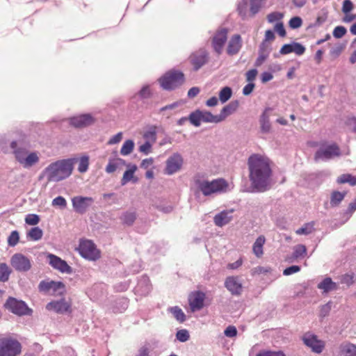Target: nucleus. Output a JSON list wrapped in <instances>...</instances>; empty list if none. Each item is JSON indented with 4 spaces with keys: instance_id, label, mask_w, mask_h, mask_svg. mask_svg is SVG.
<instances>
[{
    "instance_id": "55",
    "label": "nucleus",
    "mask_w": 356,
    "mask_h": 356,
    "mask_svg": "<svg viewBox=\"0 0 356 356\" xmlns=\"http://www.w3.org/2000/svg\"><path fill=\"white\" fill-rule=\"evenodd\" d=\"M53 207H58L60 209H65L67 206L66 200L62 196H58L52 200Z\"/></svg>"
},
{
    "instance_id": "16",
    "label": "nucleus",
    "mask_w": 356,
    "mask_h": 356,
    "mask_svg": "<svg viewBox=\"0 0 356 356\" xmlns=\"http://www.w3.org/2000/svg\"><path fill=\"white\" fill-rule=\"evenodd\" d=\"M95 122V118L90 114H82L70 118V124L76 128H83Z\"/></svg>"
},
{
    "instance_id": "5",
    "label": "nucleus",
    "mask_w": 356,
    "mask_h": 356,
    "mask_svg": "<svg viewBox=\"0 0 356 356\" xmlns=\"http://www.w3.org/2000/svg\"><path fill=\"white\" fill-rule=\"evenodd\" d=\"M342 155L339 147L336 143H322L314 154V160L327 161L339 157Z\"/></svg>"
},
{
    "instance_id": "41",
    "label": "nucleus",
    "mask_w": 356,
    "mask_h": 356,
    "mask_svg": "<svg viewBox=\"0 0 356 356\" xmlns=\"http://www.w3.org/2000/svg\"><path fill=\"white\" fill-rule=\"evenodd\" d=\"M42 235L43 232L38 227L31 228L27 234V236L29 237L33 241H38L41 239Z\"/></svg>"
},
{
    "instance_id": "10",
    "label": "nucleus",
    "mask_w": 356,
    "mask_h": 356,
    "mask_svg": "<svg viewBox=\"0 0 356 356\" xmlns=\"http://www.w3.org/2000/svg\"><path fill=\"white\" fill-rule=\"evenodd\" d=\"M10 265L18 272L25 273L31 270V259L22 253H15L10 258Z\"/></svg>"
},
{
    "instance_id": "14",
    "label": "nucleus",
    "mask_w": 356,
    "mask_h": 356,
    "mask_svg": "<svg viewBox=\"0 0 356 356\" xmlns=\"http://www.w3.org/2000/svg\"><path fill=\"white\" fill-rule=\"evenodd\" d=\"M183 164V158L179 153H174L166 161L165 174L171 175L178 172Z\"/></svg>"
},
{
    "instance_id": "47",
    "label": "nucleus",
    "mask_w": 356,
    "mask_h": 356,
    "mask_svg": "<svg viewBox=\"0 0 356 356\" xmlns=\"http://www.w3.org/2000/svg\"><path fill=\"white\" fill-rule=\"evenodd\" d=\"M307 252V248L304 245H298L293 248V257L294 259H298L300 257H303Z\"/></svg>"
},
{
    "instance_id": "31",
    "label": "nucleus",
    "mask_w": 356,
    "mask_h": 356,
    "mask_svg": "<svg viewBox=\"0 0 356 356\" xmlns=\"http://www.w3.org/2000/svg\"><path fill=\"white\" fill-rule=\"evenodd\" d=\"M201 122L205 123H219L218 115H213L211 112L207 111L200 110Z\"/></svg>"
},
{
    "instance_id": "59",
    "label": "nucleus",
    "mask_w": 356,
    "mask_h": 356,
    "mask_svg": "<svg viewBox=\"0 0 356 356\" xmlns=\"http://www.w3.org/2000/svg\"><path fill=\"white\" fill-rule=\"evenodd\" d=\"M346 29L342 26H338L333 31V36L335 38H341L346 33Z\"/></svg>"
},
{
    "instance_id": "17",
    "label": "nucleus",
    "mask_w": 356,
    "mask_h": 356,
    "mask_svg": "<svg viewBox=\"0 0 356 356\" xmlns=\"http://www.w3.org/2000/svg\"><path fill=\"white\" fill-rule=\"evenodd\" d=\"M191 63L195 71L200 69L208 61V54L204 49L194 52L190 56Z\"/></svg>"
},
{
    "instance_id": "38",
    "label": "nucleus",
    "mask_w": 356,
    "mask_h": 356,
    "mask_svg": "<svg viewBox=\"0 0 356 356\" xmlns=\"http://www.w3.org/2000/svg\"><path fill=\"white\" fill-rule=\"evenodd\" d=\"M134 148V142L132 140H127L124 141L120 149V154L122 156H127L133 152Z\"/></svg>"
},
{
    "instance_id": "1",
    "label": "nucleus",
    "mask_w": 356,
    "mask_h": 356,
    "mask_svg": "<svg viewBox=\"0 0 356 356\" xmlns=\"http://www.w3.org/2000/svg\"><path fill=\"white\" fill-rule=\"evenodd\" d=\"M249 178L254 191L264 192L270 187L272 170L268 157L252 154L248 159Z\"/></svg>"
},
{
    "instance_id": "64",
    "label": "nucleus",
    "mask_w": 356,
    "mask_h": 356,
    "mask_svg": "<svg viewBox=\"0 0 356 356\" xmlns=\"http://www.w3.org/2000/svg\"><path fill=\"white\" fill-rule=\"evenodd\" d=\"M353 9V4L350 0H344L343 2L342 12L345 14L349 13Z\"/></svg>"
},
{
    "instance_id": "42",
    "label": "nucleus",
    "mask_w": 356,
    "mask_h": 356,
    "mask_svg": "<svg viewBox=\"0 0 356 356\" xmlns=\"http://www.w3.org/2000/svg\"><path fill=\"white\" fill-rule=\"evenodd\" d=\"M188 121L195 127H198L201 124L200 110H196L190 113L188 117Z\"/></svg>"
},
{
    "instance_id": "13",
    "label": "nucleus",
    "mask_w": 356,
    "mask_h": 356,
    "mask_svg": "<svg viewBox=\"0 0 356 356\" xmlns=\"http://www.w3.org/2000/svg\"><path fill=\"white\" fill-rule=\"evenodd\" d=\"M228 30L225 28L219 29L212 39V47L214 51L220 54L222 52L223 47L227 40Z\"/></svg>"
},
{
    "instance_id": "46",
    "label": "nucleus",
    "mask_w": 356,
    "mask_h": 356,
    "mask_svg": "<svg viewBox=\"0 0 356 356\" xmlns=\"http://www.w3.org/2000/svg\"><path fill=\"white\" fill-rule=\"evenodd\" d=\"M144 138L147 139V141L150 143H154L156 140V127L152 126L144 134Z\"/></svg>"
},
{
    "instance_id": "9",
    "label": "nucleus",
    "mask_w": 356,
    "mask_h": 356,
    "mask_svg": "<svg viewBox=\"0 0 356 356\" xmlns=\"http://www.w3.org/2000/svg\"><path fill=\"white\" fill-rule=\"evenodd\" d=\"M80 254L90 261H95L100 257V252L95 245L90 240L81 241L79 246Z\"/></svg>"
},
{
    "instance_id": "53",
    "label": "nucleus",
    "mask_w": 356,
    "mask_h": 356,
    "mask_svg": "<svg viewBox=\"0 0 356 356\" xmlns=\"http://www.w3.org/2000/svg\"><path fill=\"white\" fill-rule=\"evenodd\" d=\"M256 356H286L285 353L282 350H261Z\"/></svg>"
},
{
    "instance_id": "61",
    "label": "nucleus",
    "mask_w": 356,
    "mask_h": 356,
    "mask_svg": "<svg viewBox=\"0 0 356 356\" xmlns=\"http://www.w3.org/2000/svg\"><path fill=\"white\" fill-rule=\"evenodd\" d=\"M152 144L149 141H146L144 144L139 147V151L145 155L149 154L152 152Z\"/></svg>"
},
{
    "instance_id": "2",
    "label": "nucleus",
    "mask_w": 356,
    "mask_h": 356,
    "mask_svg": "<svg viewBox=\"0 0 356 356\" xmlns=\"http://www.w3.org/2000/svg\"><path fill=\"white\" fill-rule=\"evenodd\" d=\"M76 162V158L56 161L47 165L41 176L45 177L49 182L60 181L72 175Z\"/></svg>"
},
{
    "instance_id": "24",
    "label": "nucleus",
    "mask_w": 356,
    "mask_h": 356,
    "mask_svg": "<svg viewBox=\"0 0 356 356\" xmlns=\"http://www.w3.org/2000/svg\"><path fill=\"white\" fill-rule=\"evenodd\" d=\"M270 52V48L265 42H262L259 47V56L255 60L256 67L261 66L268 58Z\"/></svg>"
},
{
    "instance_id": "21",
    "label": "nucleus",
    "mask_w": 356,
    "mask_h": 356,
    "mask_svg": "<svg viewBox=\"0 0 356 356\" xmlns=\"http://www.w3.org/2000/svg\"><path fill=\"white\" fill-rule=\"evenodd\" d=\"M242 47V39L240 35L235 34L229 40L227 48V53L233 56L237 54Z\"/></svg>"
},
{
    "instance_id": "4",
    "label": "nucleus",
    "mask_w": 356,
    "mask_h": 356,
    "mask_svg": "<svg viewBox=\"0 0 356 356\" xmlns=\"http://www.w3.org/2000/svg\"><path fill=\"white\" fill-rule=\"evenodd\" d=\"M10 148L15 159L25 169H30L40 161V154L36 151H30L27 148L18 146L17 142H10Z\"/></svg>"
},
{
    "instance_id": "50",
    "label": "nucleus",
    "mask_w": 356,
    "mask_h": 356,
    "mask_svg": "<svg viewBox=\"0 0 356 356\" xmlns=\"http://www.w3.org/2000/svg\"><path fill=\"white\" fill-rule=\"evenodd\" d=\"M179 105H180V103L178 102L166 105L160 108L159 113L168 112L166 113V115H167V117L169 118L171 115H172V113L171 111H173L174 109H175L176 108H177Z\"/></svg>"
},
{
    "instance_id": "6",
    "label": "nucleus",
    "mask_w": 356,
    "mask_h": 356,
    "mask_svg": "<svg viewBox=\"0 0 356 356\" xmlns=\"http://www.w3.org/2000/svg\"><path fill=\"white\" fill-rule=\"evenodd\" d=\"M161 87L165 90H174L184 82V75L179 71H170L159 79Z\"/></svg>"
},
{
    "instance_id": "51",
    "label": "nucleus",
    "mask_w": 356,
    "mask_h": 356,
    "mask_svg": "<svg viewBox=\"0 0 356 356\" xmlns=\"http://www.w3.org/2000/svg\"><path fill=\"white\" fill-rule=\"evenodd\" d=\"M52 284H54V281H41L39 284L38 289L41 292L51 293Z\"/></svg>"
},
{
    "instance_id": "43",
    "label": "nucleus",
    "mask_w": 356,
    "mask_h": 356,
    "mask_svg": "<svg viewBox=\"0 0 356 356\" xmlns=\"http://www.w3.org/2000/svg\"><path fill=\"white\" fill-rule=\"evenodd\" d=\"M152 350V346L149 343H145L139 348L136 356H151Z\"/></svg>"
},
{
    "instance_id": "54",
    "label": "nucleus",
    "mask_w": 356,
    "mask_h": 356,
    "mask_svg": "<svg viewBox=\"0 0 356 356\" xmlns=\"http://www.w3.org/2000/svg\"><path fill=\"white\" fill-rule=\"evenodd\" d=\"M10 147V143L5 136H0V150L3 153H8Z\"/></svg>"
},
{
    "instance_id": "26",
    "label": "nucleus",
    "mask_w": 356,
    "mask_h": 356,
    "mask_svg": "<svg viewBox=\"0 0 356 356\" xmlns=\"http://www.w3.org/2000/svg\"><path fill=\"white\" fill-rule=\"evenodd\" d=\"M339 356H356V344L342 343L339 347Z\"/></svg>"
},
{
    "instance_id": "49",
    "label": "nucleus",
    "mask_w": 356,
    "mask_h": 356,
    "mask_svg": "<svg viewBox=\"0 0 356 356\" xmlns=\"http://www.w3.org/2000/svg\"><path fill=\"white\" fill-rule=\"evenodd\" d=\"M51 286V294H63L65 291V285L61 282H54Z\"/></svg>"
},
{
    "instance_id": "15",
    "label": "nucleus",
    "mask_w": 356,
    "mask_h": 356,
    "mask_svg": "<svg viewBox=\"0 0 356 356\" xmlns=\"http://www.w3.org/2000/svg\"><path fill=\"white\" fill-rule=\"evenodd\" d=\"M47 259H49V265L54 268L63 273L71 274L72 273V268L65 261L61 259L58 256L49 253L47 254Z\"/></svg>"
},
{
    "instance_id": "25",
    "label": "nucleus",
    "mask_w": 356,
    "mask_h": 356,
    "mask_svg": "<svg viewBox=\"0 0 356 356\" xmlns=\"http://www.w3.org/2000/svg\"><path fill=\"white\" fill-rule=\"evenodd\" d=\"M238 107V101H234L230 102L229 104L224 106L219 115H218L219 122H221L225 120V118L234 113Z\"/></svg>"
},
{
    "instance_id": "56",
    "label": "nucleus",
    "mask_w": 356,
    "mask_h": 356,
    "mask_svg": "<svg viewBox=\"0 0 356 356\" xmlns=\"http://www.w3.org/2000/svg\"><path fill=\"white\" fill-rule=\"evenodd\" d=\"M176 338L181 342H186L189 339L190 335L188 330L183 329L177 331L176 334Z\"/></svg>"
},
{
    "instance_id": "44",
    "label": "nucleus",
    "mask_w": 356,
    "mask_h": 356,
    "mask_svg": "<svg viewBox=\"0 0 356 356\" xmlns=\"http://www.w3.org/2000/svg\"><path fill=\"white\" fill-rule=\"evenodd\" d=\"M355 280V275L353 272L347 273L341 277V282L346 284L348 286L352 285Z\"/></svg>"
},
{
    "instance_id": "35",
    "label": "nucleus",
    "mask_w": 356,
    "mask_h": 356,
    "mask_svg": "<svg viewBox=\"0 0 356 356\" xmlns=\"http://www.w3.org/2000/svg\"><path fill=\"white\" fill-rule=\"evenodd\" d=\"M136 290L140 292L141 294L145 295L148 293L151 290V286L149 284V280L147 277H143L138 284Z\"/></svg>"
},
{
    "instance_id": "58",
    "label": "nucleus",
    "mask_w": 356,
    "mask_h": 356,
    "mask_svg": "<svg viewBox=\"0 0 356 356\" xmlns=\"http://www.w3.org/2000/svg\"><path fill=\"white\" fill-rule=\"evenodd\" d=\"M332 302L331 301H329L327 303L321 306V309H320V316L321 317H325L329 314V313L332 309Z\"/></svg>"
},
{
    "instance_id": "33",
    "label": "nucleus",
    "mask_w": 356,
    "mask_h": 356,
    "mask_svg": "<svg viewBox=\"0 0 356 356\" xmlns=\"http://www.w3.org/2000/svg\"><path fill=\"white\" fill-rule=\"evenodd\" d=\"M346 192L333 191L330 197V204L332 207L338 206L346 196Z\"/></svg>"
},
{
    "instance_id": "63",
    "label": "nucleus",
    "mask_w": 356,
    "mask_h": 356,
    "mask_svg": "<svg viewBox=\"0 0 356 356\" xmlns=\"http://www.w3.org/2000/svg\"><path fill=\"white\" fill-rule=\"evenodd\" d=\"M226 337L232 338L237 335V330L234 325H229L224 331Z\"/></svg>"
},
{
    "instance_id": "8",
    "label": "nucleus",
    "mask_w": 356,
    "mask_h": 356,
    "mask_svg": "<svg viewBox=\"0 0 356 356\" xmlns=\"http://www.w3.org/2000/svg\"><path fill=\"white\" fill-rule=\"evenodd\" d=\"M5 307L12 313L17 316L31 315L32 309L22 300L10 297L5 303Z\"/></svg>"
},
{
    "instance_id": "52",
    "label": "nucleus",
    "mask_w": 356,
    "mask_h": 356,
    "mask_svg": "<svg viewBox=\"0 0 356 356\" xmlns=\"http://www.w3.org/2000/svg\"><path fill=\"white\" fill-rule=\"evenodd\" d=\"M19 236L17 231H13L8 238V244L10 247L15 246L19 242Z\"/></svg>"
},
{
    "instance_id": "28",
    "label": "nucleus",
    "mask_w": 356,
    "mask_h": 356,
    "mask_svg": "<svg viewBox=\"0 0 356 356\" xmlns=\"http://www.w3.org/2000/svg\"><path fill=\"white\" fill-rule=\"evenodd\" d=\"M270 110L271 109L270 108H266L260 117L259 122L261 125V130L264 133L269 132L271 128L269 120V112Z\"/></svg>"
},
{
    "instance_id": "27",
    "label": "nucleus",
    "mask_w": 356,
    "mask_h": 356,
    "mask_svg": "<svg viewBox=\"0 0 356 356\" xmlns=\"http://www.w3.org/2000/svg\"><path fill=\"white\" fill-rule=\"evenodd\" d=\"M318 289L323 291V293H328L332 291L337 290L338 284L334 282L330 277H326L318 284Z\"/></svg>"
},
{
    "instance_id": "62",
    "label": "nucleus",
    "mask_w": 356,
    "mask_h": 356,
    "mask_svg": "<svg viewBox=\"0 0 356 356\" xmlns=\"http://www.w3.org/2000/svg\"><path fill=\"white\" fill-rule=\"evenodd\" d=\"M289 26L292 29H298L302 26V20L299 17H293L289 21Z\"/></svg>"
},
{
    "instance_id": "11",
    "label": "nucleus",
    "mask_w": 356,
    "mask_h": 356,
    "mask_svg": "<svg viewBox=\"0 0 356 356\" xmlns=\"http://www.w3.org/2000/svg\"><path fill=\"white\" fill-rule=\"evenodd\" d=\"M302 339L304 344L310 348L315 353L320 354L325 348V341L319 339L316 334L311 332L304 334Z\"/></svg>"
},
{
    "instance_id": "30",
    "label": "nucleus",
    "mask_w": 356,
    "mask_h": 356,
    "mask_svg": "<svg viewBox=\"0 0 356 356\" xmlns=\"http://www.w3.org/2000/svg\"><path fill=\"white\" fill-rule=\"evenodd\" d=\"M129 168L124 172L123 177L121 179V184L122 186H124L131 180H133L134 182L137 181V179H134V175L135 172L137 170V166L136 165H129Z\"/></svg>"
},
{
    "instance_id": "18",
    "label": "nucleus",
    "mask_w": 356,
    "mask_h": 356,
    "mask_svg": "<svg viewBox=\"0 0 356 356\" xmlns=\"http://www.w3.org/2000/svg\"><path fill=\"white\" fill-rule=\"evenodd\" d=\"M205 294L201 291H196L191 294L189 305L193 312L201 309L204 306Z\"/></svg>"
},
{
    "instance_id": "40",
    "label": "nucleus",
    "mask_w": 356,
    "mask_h": 356,
    "mask_svg": "<svg viewBox=\"0 0 356 356\" xmlns=\"http://www.w3.org/2000/svg\"><path fill=\"white\" fill-rule=\"evenodd\" d=\"M232 95V90L228 86L222 88L219 92V99L222 103H225Z\"/></svg>"
},
{
    "instance_id": "29",
    "label": "nucleus",
    "mask_w": 356,
    "mask_h": 356,
    "mask_svg": "<svg viewBox=\"0 0 356 356\" xmlns=\"http://www.w3.org/2000/svg\"><path fill=\"white\" fill-rule=\"evenodd\" d=\"M266 242L265 236L263 235L259 236L254 241L252 246V252L257 257H261L263 254V247Z\"/></svg>"
},
{
    "instance_id": "32",
    "label": "nucleus",
    "mask_w": 356,
    "mask_h": 356,
    "mask_svg": "<svg viewBox=\"0 0 356 356\" xmlns=\"http://www.w3.org/2000/svg\"><path fill=\"white\" fill-rule=\"evenodd\" d=\"M124 161L120 158L111 159L110 158L108 160V163L106 167V172L107 173H113L114 172L118 166L121 164H124Z\"/></svg>"
},
{
    "instance_id": "12",
    "label": "nucleus",
    "mask_w": 356,
    "mask_h": 356,
    "mask_svg": "<svg viewBox=\"0 0 356 356\" xmlns=\"http://www.w3.org/2000/svg\"><path fill=\"white\" fill-rule=\"evenodd\" d=\"M94 202L91 197L75 196L72 199V207L78 213H85Z\"/></svg>"
},
{
    "instance_id": "20",
    "label": "nucleus",
    "mask_w": 356,
    "mask_h": 356,
    "mask_svg": "<svg viewBox=\"0 0 356 356\" xmlns=\"http://www.w3.org/2000/svg\"><path fill=\"white\" fill-rule=\"evenodd\" d=\"M305 51V47L298 42H292L291 44H285L280 50V53L286 55L290 53H295L298 56L302 55Z\"/></svg>"
},
{
    "instance_id": "45",
    "label": "nucleus",
    "mask_w": 356,
    "mask_h": 356,
    "mask_svg": "<svg viewBox=\"0 0 356 356\" xmlns=\"http://www.w3.org/2000/svg\"><path fill=\"white\" fill-rule=\"evenodd\" d=\"M170 312L179 322L182 323L186 320L184 312L179 307H171Z\"/></svg>"
},
{
    "instance_id": "7",
    "label": "nucleus",
    "mask_w": 356,
    "mask_h": 356,
    "mask_svg": "<svg viewBox=\"0 0 356 356\" xmlns=\"http://www.w3.org/2000/svg\"><path fill=\"white\" fill-rule=\"evenodd\" d=\"M22 352V345L11 337L0 339V356H17Z\"/></svg>"
},
{
    "instance_id": "57",
    "label": "nucleus",
    "mask_w": 356,
    "mask_h": 356,
    "mask_svg": "<svg viewBox=\"0 0 356 356\" xmlns=\"http://www.w3.org/2000/svg\"><path fill=\"white\" fill-rule=\"evenodd\" d=\"M40 221V218L36 214H29L26 216L25 222L30 225H36Z\"/></svg>"
},
{
    "instance_id": "48",
    "label": "nucleus",
    "mask_w": 356,
    "mask_h": 356,
    "mask_svg": "<svg viewBox=\"0 0 356 356\" xmlns=\"http://www.w3.org/2000/svg\"><path fill=\"white\" fill-rule=\"evenodd\" d=\"M314 222H309L296 231L298 235H308L314 231Z\"/></svg>"
},
{
    "instance_id": "19",
    "label": "nucleus",
    "mask_w": 356,
    "mask_h": 356,
    "mask_svg": "<svg viewBox=\"0 0 356 356\" xmlns=\"http://www.w3.org/2000/svg\"><path fill=\"white\" fill-rule=\"evenodd\" d=\"M225 286L232 295H240L242 292V284L238 277L230 276L227 277Z\"/></svg>"
},
{
    "instance_id": "3",
    "label": "nucleus",
    "mask_w": 356,
    "mask_h": 356,
    "mask_svg": "<svg viewBox=\"0 0 356 356\" xmlns=\"http://www.w3.org/2000/svg\"><path fill=\"white\" fill-rule=\"evenodd\" d=\"M193 182L197 190L204 196L225 193L231 190L229 184L225 179L218 178L210 181L202 174L195 175Z\"/></svg>"
},
{
    "instance_id": "60",
    "label": "nucleus",
    "mask_w": 356,
    "mask_h": 356,
    "mask_svg": "<svg viewBox=\"0 0 356 356\" xmlns=\"http://www.w3.org/2000/svg\"><path fill=\"white\" fill-rule=\"evenodd\" d=\"M283 17V14L279 12H273L268 15L267 19L269 23H273L280 20Z\"/></svg>"
},
{
    "instance_id": "36",
    "label": "nucleus",
    "mask_w": 356,
    "mask_h": 356,
    "mask_svg": "<svg viewBox=\"0 0 356 356\" xmlns=\"http://www.w3.org/2000/svg\"><path fill=\"white\" fill-rule=\"evenodd\" d=\"M337 181L338 184L348 183L350 186H355L356 176H353L350 174H343L337 178Z\"/></svg>"
},
{
    "instance_id": "39",
    "label": "nucleus",
    "mask_w": 356,
    "mask_h": 356,
    "mask_svg": "<svg viewBox=\"0 0 356 356\" xmlns=\"http://www.w3.org/2000/svg\"><path fill=\"white\" fill-rule=\"evenodd\" d=\"M79 161L78 171L81 173L86 172L89 166V156L87 155L82 156L76 162Z\"/></svg>"
},
{
    "instance_id": "34",
    "label": "nucleus",
    "mask_w": 356,
    "mask_h": 356,
    "mask_svg": "<svg viewBox=\"0 0 356 356\" xmlns=\"http://www.w3.org/2000/svg\"><path fill=\"white\" fill-rule=\"evenodd\" d=\"M136 219V214L134 211H126L120 217L122 222L127 225H132Z\"/></svg>"
},
{
    "instance_id": "23",
    "label": "nucleus",
    "mask_w": 356,
    "mask_h": 356,
    "mask_svg": "<svg viewBox=\"0 0 356 356\" xmlns=\"http://www.w3.org/2000/svg\"><path fill=\"white\" fill-rule=\"evenodd\" d=\"M232 211H222L213 218V222L218 227H223L232 220Z\"/></svg>"
},
{
    "instance_id": "22",
    "label": "nucleus",
    "mask_w": 356,
    "mask_h": 356,
    "mask_svg": "<svg viewBox=\"0 0 356 356\" xmlns=\"http://www.w3.org/2000/svg\"><path fill=\"white\" fill-rule=\"evenodd\" d=\"M46 308L49 311H54L56 313L63 314L69 309L70 305L65 300V299H60V300L49 302L47 305Z\"/></svg>"
},
{
    "instance_id": "37",
    "label": "nucleus",
    "mask_w": 356,
    "mask_h": 356,
    "mask_svg": "<svg viewBox=\"0 0 356 356\" xmlns=\"http://www.w3.org/2000/svg\"><path fill=\"white\" fill-rule=\"evenodd\" d=\"M11 270L5 263L0 264V282H5L9 279Z\"/></svg>"
}]
</instances>
